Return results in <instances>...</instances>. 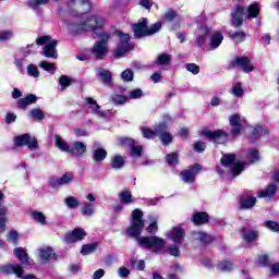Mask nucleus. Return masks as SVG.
I'll return each mask as SVG.
<instances>
[{"mask_svg": "<svg viewBox=\"0 0 279 279\" xmlns=\"http://www.w3.org/2000/svg\"><path fill=\"white\" fill-rule=\"evenodd\" d=\"M230 125H241V114L234 113L229 118Z\"/></svg>", "mask_w": 279, "mask_h": 279, "instance_id": "obj_62", "label": "nucleus"}, {"mask_svg": "<svg viewBox=\"0 0 279 279\" xmlns=\"http://www.w3.org/2000/svg\"><path fill=\"white\" fill-rule=\"evenodd\" d=\"M210 34V28L208 26L204 25L203 28L201 29V35L196 39V44L198 47H202L204 43H206V36Z\"/></svg>", "mask_w": 279, "mask_h": 279, "instance_id": "obj_37", "label": "nucleus"}, {"mask_svg": "<svg viewBox=\"0 0 279 279\" xmlns=\"http://www.w3.org/2000/svg\"><path fill=\"white\" fill-rule=\"evenodd\" d=\"M119 199H120L121 204H125L126 206L134 203V201H132V192H130L128 190H123L119 194Z\"/></svg>", "mask_w": 279, "mask_h": 279, "instance_id": "obj_35", "label": "nucleus"}, {"mask_svg": "<svg viewBox=\"0 0 279 279\" xmlns=\"http://www.w3.org/2000/svg\"><path fill=\"white\" fill-rule=\"evenodd\" d=\"M242 239L245 243H254L258 239V232L254 230H250L247 228H243L241 230Z\"/></svg>", "mask_w": 279, "mask_h": 279, "instance_id": "obj_24", "label": "nucleus"}, {"mask_svg": "<svg viewBox=\"0 0 279 279\" xmlns=\"http://www.w3.org/2000/svg\"><path fill=\"white\" fill-rule=\"evenodd\" d=\"M14 38V32L4 31L0 33V43H8V40H12Z\"/></svg>", "mask_w": 279, "mask_h": 279, "instance_id": "obj_54", "label": "nucleus"}, {"mask_svg": "<svg viewBox=\"0 0 279 279\" xmlns=\"http://www.w3.org/2000/svg\"><path fill=\"white\" fill-rule=\"evenodd\" d=\"M124 166H125V157L121 155H114L111 158V161H110L111 169L119 170V169H123Z\"/></svg>", "mask_w": 279, "mask_h": 279, "instance_id": "obj_27", "label": "nucleus"}, {"mask_svg": "<svg viewBox=\"0 0 279 279\" xmlns=\"http://www.w3.org/2000/svg\"><path fill=\"white\" fill-rule=\"evenodd\" d=\"M192 221L195 226H204V223H208V221H210V218L208 217V213L199 211L194 214Z\"/></svg>", "mask_w": 279, "mask_h": 279, "instance_id": "obj_25", "label": "nucleus"}, {"mask_svg": "<svg viewBox=\"0 0 279 279\" xmlns=\"http://www.w3.org/2000/svg\"><path fill=\"white\" fill-rule=\"evenodd\" d=\"M27 75L31 77H40V72L38 71V68L34 64L27 65Z\"/></svg>", "mask_w": 279, "mask_h": 279, "instance_id": "obj_57", "label": "nucleus"}, {"mask_svg": "<svg viewBox=\"0 0 279 279\" xmlns=\"http://www.w3.org/2000/svg\"><path fill=\"white\" fill-rule=\"evenodd\" d=\"M96 73L105 86H112V73L110 71L98 68L96 69Z\"/></svg>", "mask_w": 279, "mask_h": 279, "instance_id": "obj_22", "label": "nucleus"}, {"mask_svg": "<svg viewBox=\"0 0 279 279\" xmlns=\"http://www.w3.org/2000/svg\"><path fill=\"white\" fill-rule=\"evenodd\" d=\"M120 44L114 52L117 58H123L128 51L134 49V45L130 43V35L125 33H119Z\"/></svg>", "mask_w": 279, "mask_h": 279, "instance_id": "obj_5", "label": "nucleus"}, {"mask_svg": "<svg viewBox=\"0 0 279 279\" xmlns=\"http://www.w3.org/2000/svg\"><path fill=\"white\" fill-rule=\"evenodd\" d=\"M108 156V151H106V149L104 148H96L93 151V159L95 160V162H101L102 160H106Z\"/></svg>", "mask_w": 279, "mask_h": 279, "instance_id": "obj_33", "label": "nucleus"}, {"mask_svg": "<svg viewBox=\"0 0 279 279\" xmlns=\"http://www.w3.org/2000/svg\"><path fill=\"white\" fill-rule=\"evenodd\" d=\"M98 246L99 243L97 242L92 244H85L81 248V254H83V256H88V254H93V252H95V250H97Z\"/></svg>", "mask_w": 279, "mask_h": 279, "instance_id": "obj_39", "label": "nucleus"}, {"mask_svg": "<svg viewBox=\"0 0 279 279\" xmlns=\"http://www.w3.org/2000/svg\"><path fill=\"white\" fill-rule=\"evenodd\" d=\"M141 130H142V134H143L144 138H148V140L156 138V134H159L157 131L158 128H156L155 131H151V130L145 129V128H142Z\"/></svg>", "mask_w": 279, "mask_h": 279, "instance_id": "obj_51", "label": "nucleus"}, {"mask_svg": "<svg viewBox=\"0 0 279 279\" xmlns=\"http://www.w3.org/2000/svg\"><path fill=\"white\" fill-rule=\"evenodd\" d=\"M159 135V138L162 143V145H169L171 141H173V136L169 132L161 131L160 133H157Z\"/></svg>", "mask_w": 279, "mask_h": 279, "instance_id": "obj_44", "label": "nucleus"}, {"mask_svg": "<svg viewBox=\"0 0 279 279\" xmlns=\"http://www.w3.org/2000/svg\"><path fill=\"white\" fill-rule=\"evenodd\" d=\"M123 82H132L134 80V72L130 69L124 70L121 73Z\"/></svg>", "mask_w": 279, "mask_h": 279, "instance_id": "obj_59", "label": "nucleus"}, {"mask_svg": "<svg viewBox=\"0 0 279 279\" xmlns=\"http://www.w3.org/2000/svg\"><path fill=\"white\" fill-rule=\"evenodd\" d=\"M234 64L240 66L244 73H250L254 71V65L252 64V61H250V58L247 57H236L234 60Z\"/></svg>", "mask_w": 279, "mask_h": 279, "instance_id": "obj_20", "label": "nucleus"}, {"mask_svg": "<svg viewBox=\"0 0 279 279\" xmlns=\"http://www.w3.org/2000/svg\"><path fill=\"white\" fill-rule=\"evenodd\" d=\"M133 32L135 38H143V36H147V19H142L138 23L134 24Z\"/></svg>", "mask_w": 279, "mask_h": 279, "instance_id": "obj_16", "label": "nucleus"}, {"mask_svg": "<svg viewBox=\"0 0 279 279\" xmlns=\"http://www.w3.org/2000/svg\"><path fill=\"white\" fill-rule=\"evenodd\" d=\"M167 123H171V116L169 114L163 116V123L158 124L157 132H165L167 130Z\"/></svg>", "mask_w": 279, "mask_h": 279, "instance_id": "obj_55", "label": "nucleus"}, {"mask_svg": "<svg viewBox=\"0 0 279 279\" xmlns=\"http://www.w3.org/2000/svg\"><path fill=\"white\" fill-rule=\"evenodd\" d=\"M25 145L31 150L38 149V141L36 140V137H32L29 136V134H23L15 137L16 147H23Z\"/></svg>", "mask_w": 279, "mask_h": 279, "instance_id": "obj_9", "label": "nucleus"}, {"mask_svg": "<svg viewBox=\"0 0 279 279\" xmlns=\"http://www.w3.org/2000/svg\"><path fill=\"white\" fill-rule=\"evenodd\" d=\"M246 34L243 31L234 32L233 34H230V38L234 40L235 43H243L246 38Z\"/></svg>", "mask_w": 279, "mask_h": 279, "instance_id": "obj_49", "label": "nucleus"}, {"mask_svg": "<svg viewBox=\"0 0 279 279\" xmlns=\"http://www.w3.org/2000/svg\"><path fill=\"white\" fill-rule=\"evenodd\" d=\"M0 274H3L4 276L15 274L17 278H21V276L25 274V270L23 269V266L19 264H7L0 266Z\"/></svg>", "mask_w": 279, "mask_h": 279, "instance_id": "obj_11", "label": "nucleus"}, {"mask_svg": "<svg viewBox=\"0 0 279 279\" xmlns=\"http://www.w3.org/2000/svg\"><path fill=\"white\" fill-rule=\"evenodd\" d=\"M202 134L209 141H214V143H217L218 145H223V143H228V133L223 132L222 130L213 132L208 129H204L202 131Z\"/></svg>", "mask_w": 279, "mask_h": 279, "instance_id": "obj_6", "label": "nucleus"}, {"mask_svg": "<svg viewBox=\"0 0 279 279\" xmlns=\"http://www.w3.org/2000/svg\"><path fill=\"white\" fill-rule=\"evenodd\" d=\"M64 204L66 208H69L70 210H75V208H80V199H77V197L74 196L65 197Z\"/></svg>", "mask_w": 279, "mask_h": 279, "instance_id": "obj_34", "label": "nucleus"}, {"mask_svg": "<svg viewBox=\"0 0 279 279\" xmlns=\"http://www.w3.org/2000/svg\"><path fill=\"white\" fill-rule=\"evenodd\" d=\"M85 101L88 105L92 114H95L96 117H98V119H108V117H114V112H111L110 110L100 111L101 107L97 105V101H95V99L87 97L85 98Z\"/></svg>", "mask_w": 279, "mask_h": 279, "instance_id": "obj_8", "label": "nucleus"}, {"mask_svg": "<svg viewBox=\"0 0 279 279\" xmlns=\"http://www.w3.org/2000/svg\"><path fill=\"white\" fill-rule=\"evenodd\" d=\"M69 32L73 36H77L80 34H84V32H86V24L85 23H83V24L71 23L69 25Z\"/></svg>", "mask_w": 279, "mask_h": 279, "instance_id": "obj_29", "label": "nucleus"}, {"mask_svg": "<svg viewBox=\"0 0 279 279\" xmlns=\"http://www.w3.org/2000/svg\"><path fill=\"white\" fill-rule=\"evenodd\" d=\"M171 62V54L162 53L157 57V64L160 66H167Z\"/></svg>", "mask_w": 279, "mask_h": 279, "instance_id": "obj_46", "label": "nucleus"}, {"mask_svg": "<svg viewBox=\"0 0 279 279\" xmlns=\"http://www.w3.org/2000/svg\"><path fill=\"white\" fill-rule=\"evenodd\" d=\"M29 116L37 121H43V119H45V112H43L41 109H32Z\"/></svg>", "mask_w": 279, "mask_h": 279, "instance_id": "obj_50", "label": "nucleus"}, {"mask_svg": "<svg viewBox=\"0 0 279 279\" xmlns=\"http://www.w3.org/2000/svg\"><path fill=\"white\" fill-rule=\"evenodd\" d=\"M243 14H245V9L243 7H236L231 13L232 27H241L243 25Z\"/></svg>", "mask_w": 279, "mask_h": 279, "instance_id": "obj_13", "label": "nucleus"}, {"mask_svg": "<svg viewBox=\"0 0 279 279\" xmlns=\"http://www.w3.org/2000/svg\"><path fill=\"white\" fill-rule=\"evenodd\" d=\"M258 14H260V9L258 8V4H251L247 8V16L246 19L252 20V19H256V16H258Z\"/></svg>", "mask_w": 279, "mask_h": 279, "instance_id": "obj_40", "label": "nucleus"}, {"mask_svg": "<svg viewBox=\"0 0 279 279\" xmlns=\"http://www.w3.org/2000/svg\"><path fill=\"white\" fill-rule=\"evenodd\" d=\"M199 169H202V166L195 165L191 166L186 170H183L181 172L183 182H185V184H193V182H195V175L199 173Z\"/></svg>", "mask_w": 279, "mask_h": 279, "instance_id": "obj_12", "label": "nucleus"}, {"mask_svg": "<svg viewBox=\"0 0 279 279\" xmlns=\"http://www.w3.org/2000/svg\"><path fill=\"white\" fill-rule=\"evenodd\" d=\"M111 99L116 106H123L128 101V97L123 95H113Z\"/></svg>", "mask_w": 279, "mask_h": 279, "instance_id": "obj_58", "label": "nucleus"}, {"mask_svg": "<svg viewBox=\"0 0 279 279\" xmlns=\"http://www.w3.org/2000/svg\"><path fill=\"white\" fill-rule=\"evenodd\" d=\"M5 215H8V208L0 207V232H5V221H8Z\"/></svg>", "mask_w": 279, "mask_h": 279, "instance_id": "obj_42", "label": "nucleus"}, {"mask_svg": "<svg viewBox=\"0 0 279 279\" xmlns=\"http://www.w3.org/2000/svg\"><path fill=\"white\" fill-rule=\"evenodd\" d=\"M192 238L194 241H198L203 245H206V243L213 242V236L208 235L207 233H204L202 231H194L192 233Z\"/></svg>", "mask_w": 279, "mask_h": 279, "instance_id": "obj_26", "label": "nucleus"}, {"mask_svg": "<svg viewBox=\"0 0 279 279\" xmlns=\"http://www.w3.org/2000/svg\"><path fill=\"white\" fill-rule=\"evenodd\" d=\"M85 151H86V146L84 143L74 142L70 147L69 154H71V156H74L75 158H82Z\"/></svg>", "mask_w": 279, "mask_h": 279, "instance_id": "obj_23", "label": "nucleus"}, {"mask_svg": "<svg viewBox=\"0 0 279 279\" xmlns=\"http://www.w3.org/2000/svg\"><path fill=\"white\" fill-rule=\"evenodd\" d=\"M247 158L248 160H251V162H256V160L259 159L258 150L256 149L248 150Z\"/></svg>", "mask_w": 279, "mask_h": 279, "instance_id": "obj_63", "label": "nucleus"}, {"mask_svg": "<svg viewBox=\"0 0 279 279\" xmlns=\"http://www.w3.org/2000/svg\"><path fill=\"white\" fill-rule=\"evenodd\" d=\"M37 99L38 97H36V95L31 94L17 101V108H27V106H32V104H36Z\"/></svg>", "mask_w": 279, "mask_h": 279, "instance_id": "obj_28", "label": "nucleus"}, {"mask_svg": "<svg viewBox=\"0 0 279 279\" xmlns=\"http://www.w3.org/2000/svg\"><path fill=\"white\" fill-rule=\"evenodd\" d=\"M69 5L77 10L81 14H85V12L90 10V2H88V0H71Z\"/></svg>", "mask_w": 279, "mask_h": 279, "instance_id": "obj_17", "label": "nucleus"}, {"mask_svg": "<svg viewBox=\"0 0 279 279\" xmlns=\"http://www.w3.org/2000/svg\"><path fill=\"white\" fill-rule=\"evenodd\" d=\"M38 256L41 263H49V260H53V258H56V252H53V248L49 246H44L38 250Z\"/></svg>", "mask_w": 279, "mask_h": 279, "instance_id": "obj_18", "label": "nucleus"}, {"mask_svg": "<svg viewBox=\"0 0 279 279\" xmlns=\"http://www.w3.org/2000/svg\"><path fill=\"white\" fill-rule=\"evenodd\" d=\"M75 180V175L73 172H65L61 178H52L49 181V186L52 189H58L59 186H66V184H71Z\"/></svg>", "mask_w": 279, "mask_h": 279, "instance_id": "obj_10", "label": "nucleus"}, {"mask_svg": "<svg viewBox=\"0 0 279 279\" xmlns=\"http://www.w3.org/2000/svg\"><path fill=\"white\" fill-rule=\"evenodd\" d=\"M185 69L189 73H192V75H197L199 73V65L195 63H186Z\"/></svg>", "mask_w": 279, "mask_h": 279, "instance_id": "obj_61", "label": "nucleus"}, {"mask_svg": "<svg viewBox=\"0 0 279 279\" xmlns=\"http://www.w3.org/2000/svg\"><path fill=\"white\" fill-rule=\"evenodd\" d=\"M36 44L39 46L45 45L41 56L45 58H52L53 60L58 59V40H51V36H43L36 40Z\"/></svg>", "mask_w": 279, "mask_h": 279, "instance_id": "obj_2", "label": "nucleus"}, {"mask_svg": "<svg viewBox=\"0 0 279 279\" xmlns=\"http://www.w3.org/2000/svg\"><path fill=\"white\" fill-rule=\"evenodd\" d=\"M148 234H156L158 232V219L153 218L150 225L146 228Z\"/></svg>", "mask_w": 279, "mask_h": 279, "instance_id": "obj_52", "label": "nucleus"}, {"mask_svg": "<svg viewBox=\"0 0 279 279\" xmlns=\"http://www.w3.org/2000/svg\"><path fill=\"white\" fill-rule=\"evenodd\" d=\"M185 232L182 227H173L169 232H168V239L173 241V243H182L184 241Z\"/></svg>", "mask_w": 279, "mask_h": 279, "instance_id": "obj_14", "label": "nucleus"}, {"mask_svg": "<svg viewBox=\"0 0 279 279\" xmlns=\"http://www.w3.org/2000/svg\"><path fill=\"white\" fill-rule=\"evenodd\" d=\"M161 27H162V24H160L159 22L153 24L149 28H147V36H153V34H158Z\"/></svg>", "mask_w": 279, "mask_h": 279, "instance_id": "obj_60", "label": "nucleus"}, {"mask_svg": "<svg viewBox=\"0 0 279 279\" xmlns=\"http://www.w3.org/2000/svg\"><path fill=\"white\" fill-rule=\"evenodd\" d=\"M241 208H244L245 210L252 209L253 206H256V197L254 196H247L245 198H242L240 201Z\"/></svg>", "mask_w": 279, "mask_h": 279, "instance_id": "obj_31", "label": "nucleus"}, {"mask_svg": "<svg viewBox=\"0 0 279 279\" xmlns=\"http://www.w3.org/2000/svg\"><path fill=\"white\" fill-rule=\"evenodd\" d=\"M104 25V17L99 15H92L88 17V20L85 22V31L86 32H95L99 36L101 33V27Z\"/></svg>", "mask_w": 279, "mask_h": 279, "instance_id": "obj_7", "label": "nucleus"}, {"mask_svg": "<svg viewBox=\"0 0 279 279\" xmlns=\"http://www.w3.org/2000/svg\"><path fill=\"white\" fill-rule=\"evenodd\" d=\"M59 84L61 86V90H66V88L73 84V78L69 77L68 75H62L59 78Z\"/></svg>", "mask_w": 279, "mask_h": 279, "instance_id": "obj_43", "label": "nucleus"}, {"mask_svg": "<svg viewBox=\"0 0 279 279\" xmlns=\"http://www.w3.org/2000/svg\"><path fill=\"white\" fill-rule=\"evenodd\" d=\"M121 145H129L131 146L130 155L132 158H141L143 156V146H135L134 140L132 138H122Z\"/></svg>", "mask_w": 279, "mask_h": 279, "instance_id": "obj_15", "label": "nucleus"}, {"mask_svg": "<svg viewBox=\"0 0 279 279\" xmlns=\"http://www.w3.org/2000/svg\"><path fill=\"white\" fill-rule=\"evenodd\" d=\"M85 236H86V231H84V229L82 228H76L65 236V242L77 243V241H83Z\"/></svg>", "mask_w": 279, "mask_h": 279, "instance_id": "obj_19", "label": "nucleus"}, {"mask_svg": "<svg viewBox=\"0 0 279 279\" xmlns=\"http://www.w3.org/2000/svg\"><path fill=\"white\" fill-rule=\"evenodd\" d=\"M264 228L270 230L271 232H279V223L274 220H267L263 222Z\"/></svg>", "mask_w": 279, "mask_h": 279, "instance_id": "obj_47", "label": "nucleus"}, {"mask_svg": "<svg viewBox=\"0 0 279 279\" xmlns=\"http://www.w3.org/2000/svg\"><path fill=\"white\" fill-rule=\"evenodd\" d=\"M218 271H232L234 269V265L232 262H221L217 266Z\"/></svg>", "mask_w": 279, "mask_h": 279, "instance_id": "obj_48", "label": "nucleus"}, {"mask_svg": "<svg viewBox=\"0 0 279 279\" xmlns=\"http://www.w3.org/2000/svg\"><path fill=\"white\" fill-rule=\"evenodd\" d=\"M231 94H233L234 97H243L244 92L241 83H236L235 85H233V87L231 88Z\"/></svg>", "mask_w": 279, "mask_h": 279, "instance_id": "obj_53", "label": "nucleus"}, {"mask_svg": "<svg viewBox=\"0 0 279 279\" xmlns=\"http://www.w3.org/2000/svg\"><path fill=\"white\" fill-rule=\"evenodd\" d=\"M276 191H278L276 184H269L265 191L257 194V197H271L272 195H276Z\"/></svg>", "mask_w": 279, "mask_h": 279, "instance_id": "obj_36", "label": "nucleus"}, {"mask_svg": "<svg viewBox=\"0 0 279 279\" xmlns=\"http://www.w3.org/2000/svg\"><path fill=\"white\" fill-rule=\"evenodd\" d=\"M32 219H34V221H37V223H40L41 226H47V217L45 216V214H43V211H33L31 214Z\"/></svg>", "mask_w": 279, "mask_h": 279, "instance_id": "obj_38", "label": "nucleus"}, {"mask_svg": "<svg viewBox=\"0 0 279 279\" xmlns=\"http://www.w3.org/2000/svg\"><path fill=\"white\" fill-rule=\"evenodd\" d=\"M175 16H178V13H175L174 10L169 9L168 12L165 14V21L171 23V21H173Z\"/></svg>", "mask_w": 279, "mask_h": 279, "instance_id": "obj_64", "label": "nucleus"}, {"mask_svg": "<svg viewBox=\"0 0 279 279\" xmlns=\"http://www.w3.org/2000/svg\"><path fill=\"white\" fill-rule=\"evenodd\" d=\"M39 68L44 69V71H47L48 73H56V65L53 63L47 62V61H40Z\"/></svg>", "mask_w": 279, "mask_h": 279, "instance_id": "obj_45", "label": "nucleus"}, {"mask_svg": "<svg viewBox=\"0 0 279 279\" xmlns=\"http://www.w3.org/2000/svg\"><path fill=\"white\" fill-rule=\"evenodd\" d=\"M263 134H269V131H267V129H265L260 125H256L253 130V136L255 138H258V137L263 136Z\"/></svg>", "mask_w": 279, "mask_h": 279, "instance_id": "obj_56", "label": "nucleus"}, {"mask_svg": "<svg viewBox=\"0 0 279 279\" xmlns=\"http://www.w3.org/2000/svg\"><path fill=\"white\" fill-rule=\"evenodd\" d=\"M14 256L20 260V263H22V265H32V263H34V260L29 258L27 250L23 247L14 248Z\"/></svg>", "mask_w": 279, "mask_h": 279, "instance_id": "obj_21", "label": "nucleus"}, {"mask_svg": "<svg viewBox=\"0 0 279 279\" xmlns=\"http://www.w3.org/2000/svg\"><path fill=\"white\" fill-rule=\"evenodd\" d=\"M54 145L61 151H65L66 154L71 151V146H69V144H66V142H64V140L60 135H54Z\"/></svg>", "mask_w": 279, "mask_h": 279, "instance_id": "obj_30", "label": "nucleus"}, {"mask_svg": "<svg viewBox=\"0 0 279 279\" xmlns=\"http://www.w3.org/2000/svg\"><path fill=\"white\" fill-rule=\"evenodd\" d=\"M221 163L223 167H231L232 175H241L243 171V167H245L244 162L236 161V157L234 155H225L221 158Z\"/></svg>", "mask_w": 279, "mask_h": 279, "instance_id": "obj_4", "label": "nucleus"}, {"mask_svg": "<svg viewBox=\"0 0 279 279\" xmlns=\"http://www.w3.org/2000/svg\"><path fill=\"white\" fill-rule=\"evenodd\" d=\"M145 228V220H143V211L135 209L132 211L131 226L126 229V236L129 239H136L138 247L148 250V252H160L165 247V240L159 236H141Z\"/></svg>", "mask_w": 279, "mask_h": 279, "instance_id": "obj_1", "label": "nucleus"}, {"mask_svg": "<svg viewBox=\"0 0 279 279\" xmlns=\"http://www.w3.org/2000/svg\"><path fill=\"white\" fill-rule=\"evenodd\" d=\"M221 43H223V35L221 33H215L210 37L209 47L210 49H217Z\"/></svg>", "mask_w": 279, "mask_h": 279, "instance_id": "obj_32", "label": "nucleus"}, {"mask_svg": "<svg viewBox=\"0 0 279 279\" xmlns=\"http://www.w3.org/2000/svg\"><path fill=\"white\" fill-rule=\"evenodd\" d=\"M82 213L85 217H93V215H95V205L90 203H84Z\"/></svg>", "mask_w": 279, "mask_h": 279, "instance_id": "obj_41", "label": "nucleus"}, {"mask_svg": "<svg viewBox=\"0 0 279 279\" xmlns=\"http://www.w3.org/2000/svg\"><path fill=\"white\" fill-rule=\"evenodd\" d=\"M98 38H100V40L94 44L92 53L97 60H101V58L108 54V40H110V35L102 33L98 35Z\"/></svg>", "mask_w": 279, "mask_h": 279, "instance_id": "obj_3", "label": "nucleus"}]
</instances>
